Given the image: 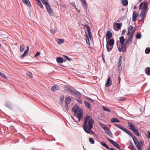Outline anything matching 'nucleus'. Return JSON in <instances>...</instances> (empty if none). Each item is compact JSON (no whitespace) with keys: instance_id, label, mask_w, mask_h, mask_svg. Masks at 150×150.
<instances>
[{"instance_id":"1","label":"nucleus","mask_w":150,"mask_h":150,"mask_svg":"<svg viewBox=\"0 0 150 150\" xmlns=\"http://www.w3.org/2000/svg\"><path fill=\"white\" fill-rule=\"evenodd\" d=\"M114 125L117 127L131 136L132 137L135 144L138 150H142V147L144 145V142L142 141H141L139 142L138 141L136 137L135 136L133 135L132 133L128 130L127 129L117 124H114Z\"/></svg>"},{"instance_id":"2","label":"nucleus","mask_w":150,"mask_h":150,"mask_svg":"<svg viewBox=\"0 0 150 150\" xmlns=\"http://www.w3.org/2000/svg\"><path fill=\"white\" fill-rule=\"evenodd\" d=\"M84 125L83 126V128L84 131L87 133H90V129L93 128V125L94 120L91 116L87 115L84 119Z\"/></svg>"},{"instance_id":"3","label":"nucleus","mask_w":150,"mask_h":150,"mask_svg":"<svg viewBox=\"0 0 150 150\" xmlns=\"http://www.w3.org/2000/svg\"><path fill=\"white\" fill-rule=\"evenodd\" d=\"M119 39L121 45V47H120V45H118V42L117 41V44L118 51L120 52H121L122 51L125 52L126 50V46L127 45V44L124 43L125 41L124 37L123 36H121Z\"/></svg>"},{"instance_id":"4","label":"nucleus","mask_w":150,"mask_h":150,"mask_svg":"<svg viewBox=\"0 0 150 150\" xmlns=\"http://www.w3.org/2000/svg\"><path fill=\"white\" fill-rule=\"evenodd\" d=\"M72 111L74 112L76 117L79 119V121L81 118L83 117V112L78 106H74L72 109Z\"/></svg>"},{"instance_id":"5","label":"nucleus","mask_w":150,"mask_h":150,"mask_svg":"<svg viewBox=\"0 0 150 150\" xmlns=\"http://www.w3.org/2000/svg\"><path fill=\"white\" fill-rule=\"evenodd\" d=\"M87 30L88 32V35H86V42L87 44H90L89 38L91 40L92 38V35L91 34L90 28L88 25L86 27Z\"/></svg>"},{"instance_id":"6","label":"nucleus","mask_w":150,"mask_h":150,"mask_svg":"<svg viewBox=\"0 0 150 150\" xmlns=\"http://www.w3.org/2000/svg\"><path fill=\"white\" fill-rule=\"evenodd\" d=\"M128 124L129 125L130 129H131L136 135L138 136H139V131L137 128H135V125L130 122H128Z\"/></svg>"},{"instance_id":"7","label":"nucleus","mask_w":150,"mask_h":150,"mask_svg":"<svg viewBox=\"0 0 150 150\" xmlns=\"http://www.w3.org/2000/svg\"><path fill=\"white\" fill-rule=\"evenodd\" d=\"M147 5V3H146L144 2H142L139 5V9L140 10H142V11H146Z\"/></svg>"},{"instance_id":"8","label":"nucleus","mask_w":150,"mask_h":150,"mask_svg":"<svg viewBox=\"0 0 150 150\" xmlns=\"http://www.w3.org/2000/svg\"><path fill=\"white\" fill-rule=\"evenodd\" d=\"M107 139L110 142L111 144H112L115 147H116L119 150H120V146L117 142L109 138H107Z\"/></svg>"},{"instance_id":"9","label":"nucleus","mask_w":150,"mask_h":150,"mask_svg":"<svg viewBox=\"0 0 150 150\" xmlns=\"http://www.w3.org/2000/svg\"><path fill=\"white\" fill-rule=\"evenodd\" d=\"M47 11L49 15L53 16V12L49 4L45 5Z\"/></svg>"},{"instance_id":"10","label":"nucleus","mask_w":150,"mask_h":150,"mask_svg":"<svg viewBox=\"0 0 150 150\" xmlns=\"http://www.w3.org/2000/svg\"><path fill=\"white\" fill-rule=\"evenodd\" d=\"M146 11H142L140 13L141 18H142L141 21L144 22V18L146 17Z\"/></svg>"},{"instance_id":"11","label":"nucleus","mask_w":150,"mask_h":150,"mask_svg":"<svg viewBox=\"0 0 150 150\" xmlns=\"http://www.w3.org/2000/svg\"><path fill=\"white\" fill-rule=\"evenodd\" d=\"M139 14L137 13V11H134L133 13L132 21H134L137 20V17H138Z\"/></svg>"},{"instance_id":"12","label":"nucleus","mask_w":150,"mask_h":150,"mask_svg":"<svg viewBox=\"0 0 150 150\" xmlns=\"http://www.w3.org/2000/svg\"><path fill=\"white\" fill-rule=\"evenodd\" d=\"M112 36V34L110 30H108L107 31L106 33L105 37L106 40L107 41L108 39H109Z\"/></svg>"},{"instance_id":"13","label":"nucleus","mask_w":150,"mask_h":150,"mask_svg":"<svg viewBox=\"0 0 150 150\" xmlns=\"http://www.w3.org/2000/svg\"><path fill=\"white\" fill-rule=\"evenodd\" d=\"M71 92L72 93V94L75 96H79L80 95V93L75 89H73Z\"/></svg>"},{"instance_id":"14","label":"nucleus","mask_w":150,"mask_h":150,"mask_svg":"<svg viewBox=\"0 0 150 150\" xmlns=\"http://www.w3.org/2000/svg\"><path fill=\"white\" fill-rule=\"evenodd\" d=\"M80 1L84 9L86 10L87 9V3L86 0H80Z\"/></svg>"},{"instance_id":"15","label":"nucleus","mask_w":150,"mask_h":150,"mask_svg":"<svg viewBox=\"0 0 150 150\" xmlns=\"http://www.w3.org/2000/svg\"><path fill=\"white\" fill-rule=\"evenodd\" d=\"M112 85V81L110 80V76L108 78L105 84L106 87H108Z\"/></svg>"},{"instance_id":"16","label":"nucleus","mask_w":150,"mask_h":150,"mask_svg":"<svg viewBox=\"0 0 150 150\" xmlns=\"http://www.w3.org/2000/svg\"><path fill=\"white\" fill-rule=\"evenodd\" d=\"M113 46H114L112 45H109L108 44V41H107L106 48L108 52H110L112 50L113 47Z\"/></svg>"},{"instance_id":"17","label":"nucleus","mask_w":150,"mask_h":150,"mask_svg":"<svg viewBox=\"0 0 150 150\" xmlns=\"http://www.w3.org/2000/svg\"><path fill=\"white\" fill-rule=\"evenodd\" d=\"M56 61L58 63H63L64 62H65L66 61V60H64L62 58L59 57L57 58Z\"/></svg>"},{"instance_id":"18","label":"nucleus","mask_w":150,"mask_h":150,"mask_svg":"<svg viewBox=\"0 0 150 150\" xmlns=\"http://www.w3.org/2000/svg\"><path fill=\"white\" fill-rule=\"evenodd\" d=\"M71 101V99L69 97H68L66 98L65 100V103L66 104L65 107H66L67 106H68V104H69L70 103V101Z\"/></svg>"},{"instance_id":"19","label":"nucleus","mask_w":150,"mask_h":150,"mask_svg":"<svg viewBox=\"0 0 150 150\" xmlns=\"http://www.w3.org/2000/svg\"><path fill=\"white\" fill-rule=\"evenodd\" d=\"M22 2L29 7H30L31 6V4L28 0H22Z\"/></svg>"},{"instance_id":"20","label":"nucleus","mask_w":150,"mask_h":150,"mask_svg":"<svg viewBox=\"0 0 150 150\" xmlns=\"http://www.w3.org/2000/svg\"><path fill=\"white\" fill-rule=\"evenodd\" d=\"M84 103L85 106L88 108L89 109H90L91 108V106L90 103L86 101H84Z\"/></svg>"},{"instance_id":"21","label":"nucleus","mask_w":150,"mask_h":150,"mask_svg":"<svg viewBox=\"0 0 150 150\" xmlns=\"http://www.w3.org/2000/svg\"><path fill=\"white\" fill-rule=\"evenodd\" d=\"M71 87H69L67 86L64 87V89L68 92H71L72 89H71Z\"/></svg>"},{"instance_id":"22","label":"nucleus","mask_w":150,"mask_h":150,"mask_svg":"<svg viewBox=\"0 0 150 150\" xmlns=\"http://www.w3.org/2000/svg\"><path fill=\"white\" fill-rule=\"evenodd\" d=\"M100 144L103 146L105 147L108 149H110L109 147L107 145L105 142L103 141L100 143Z\"/></svg>"},{"instance_id":"23","label":"nucleus","mask_w":150,"mask_h":150,"mask_svg":"<svg viewBox=\"0 0 150 150\" xmlns=\"http://www.w3.org/2000/svg\"><path fill=\"white\" fill-rule=\"evenodd\" d=\"M98 123L99 125L103 130H104L107 127V126L103 124L100 122H99Z\"/></svg>"},{"instance_id":"24","label":"nucleus","mask_w":150,"mask_h":150,"mask_svg":"<svg viewBox=\"0 0 150 150\" xmlns=\"http://www.w3.org/2000/svg\"><path fill=\"white\" fill-rule=\"evenodd\" d=\"M122 5L125 6H127L128 4V1L127 0H122Z\"/></svg>"},{"instance_id":"25","label":"nucleus","mask_w":150,"mask_h":150,"mask_svg":"<svg viewBox=\"0 0 150 150\" xmlns=\"http://www.w3.org/2000/svg\"><path fill=\"white\" fill-rule=\"evenodd\" d=\"M108 44H109L110 45H112L114 46V39L113 38L110 40L109 42H108Z\"/></svg>"},{"instance_id":"26","label":"nucleus","mask_w":150,"mask_h":150,"mask_svg":"<svg viewBox=\"0 0 150 150\" xmlns=\"http://www.w3.org/2000/svg\"><path fill=\"white\" fill-rule=\"evenodd\" d=\"M111 121L112 122H120V121L116 118H113L111 120Z\"/></svg>"},{"instance_id":"27","label":"nucleus","mask_w":150,"mask_h":150,"mask_svg":"<svg viewBox=\"0 0 150 150\" xmlns=\"http://www.w3.org/2000/svg\"><path fill=\"white\" fill-rule=\"evenodd\" d=\"M145 71L146 74L147 75H150V67H147L145 69Z\"/></svg>"},{"instance_id":"28","label":"nucleus","mask_w":150,"mask_h":150,"mask_svg":"<svg viewBox=\"0 0 150 150\" xmlns=\"http://www.w3.org/2000/svg\"><path fill=\"white\" fill-rule=\"evenodd\" d=\"M59 87L58 86H53L52 88H51V89H52V91H56L57 90H58L59 89Z\"/></svg>"},{"instance_id":"29","label":"nucleus","mask_w":150,"mask_h":150,"mask_svg":"<svg viewBox=\"0 0 150 150\" xmlns=\"http://www.w3.org/2000/svg\"><path fill=\"white\" fill-rule=\"evenodd\" d=\"M57 41V43L58 45L62 44L64 42V40L62 39H58Z\"/></svg>"},{"instance_id":"30","label":"nucleus","mask_w":150,"mask_h":150,"mask_svg":"<svg viewBox=\"0 0 150 150\" xmlns=\"http://www.w3.org/2000/svg\"><path fill=\"white\" fill-rule=\"evenodd\" d=\"M42 3L45 6L49 4L48 0H41Z\"/></svg>"},{"instance_id":"31","label":"nucleus","mask_w":150,"mask_h":150,"mask_svg":"<svg viewBox=\"0 0 150 150\" xmlns=\"http://www.w3.org/2000/svg\"><path fill=\"white\" fill-rule=\"evenodd\" d=\"M38 5L41 7V8H43V5L41 2L40 0L37 2Z\"/></svg>"},{"instance_id":"32","label":"nucleus","mask_w":150,"mask_h":150,"mask_svg":"<svg viewBox=\"0 0 150 150\" xmlns=\"http://www.w3.org/2000/svg\"><path fill=\"white\" fill-rule=\"evenodd\" d=\"M133 36L132 35H129L127 41H132V39L133 38Z\"/></svg>"},{"instance_id":"33","label":"nucleus","mask_w":150,"mask_h":150,"mask_svg":"<svg viewBox=\"0 0 150 150\" xmlns=\"http://www.w3.org/2000/svg\"><path fill=\"white\" fill-rule=\"evenodd\" d=\"M28 53L24 51V53L20 56L21 59H23Z\"/></svg>"},{"instance_id":"34","label":"nucleus","mask_w":150,"mask_h":150,"mask_svg":"<svg viewBox=\"0 0 150 150\" xmlns=\"http://www.w3.org/2000/svg\"><path fill=\"white\" fill-rule=\"evenodd\" d=\"M103 109L105 111H108L109 112H111V111L108 109L106 107L103 106Z\"/></svg>"},{"instance_id":"35","label":"nucleus","mask_w":150,"mask_h":150,"mask_svg":"<svg viewBox=\"0 0 150 150\" xmlns=\"http://www.w3.org/2000/svg\"><path fill=\"white\" fill-rule=\"evenodd\" d=\"M25 49V46L24 45H22L20 46V51L21 52H22Z\"/></svg>"},{"instance_id":"36","label":"nucleus","mask_w":150,"mask_h":150,"mask_svg":"<svg viewBox=\"0 0 150 150\" xmlns=\"http://www.w3.org/2000/svg\"><path fill=\"white\" fill-rule=\"evenodd\" d=\"M150 52V48L147 47L145 50V53L146 54H148Z\"/></svg>"},{"instance_id":"37","label":"nucleus","mask_w":150,"mask_h":150,"mask_svg":"<svg viewBox=\"0 0 150 150\" xmlns=\"http://www.w3.org/2000/svg\"><path fill=\"white\" fill-rule=\"evenodd\" d=\"M89 141L91 144H93L95 143V141L92 138H89Z\"/></svg>"},{"instance_id":"38","label":"nucleus","mask_w":150,"mask_h":150,"mask_svg":"<svg viewBox=\"0 0 150 150\" xmlns=\"http://www.w3.org/2000/svg\"><path fill=\"white\" fill-rule=\"evenodd\" d=\"M133 26L132 25H130L128 28V31L127 35H129L130 33V31L132 29Z\"/></svg>"},{"instance_id":"39","label":"nucleus","mask_w":150,"mask_h":150,"mask_svg":"<svg viewBox=\"0 0 150 150\" xmlns=\"http://www.w3.org/2000/svg\"><path fill=\"white\" fill-rule=\"evenodd\" d=\"M116 25L117 28L118 29H120L122 26L120 23H116Z\"/></svg>"},{"instance_id":"40","label":"nucleus","mask_w":150,"mask_h":150,"mask_svg":"<svg viewBox=\"0 0 150 150\" xmlns=\"http://www.w3.org/2000/svg\"><path fill=\"white\" fill-rule=\"evenodd\" d=\"M136 38L137 39H140L141 37V33H139L137 34L136 35Z\"/></svg>"},{"instance_id":"41","label":"nucleus","mask_w":150,"mask_h":150,"mask_svg":"<svg viewBox=\"0 0 150 150\" xmlns=\"http://www.w3.org/2000/svg\"><path fill=\"white\" fill-rule=\"evenodd\" d=\"M0 75L3 78L7 79V78L5 76V75L3 74L1 72H0Z\"/></svg>"},{"instance_id":"42","label":"nucleus","mask_w":150,"mask_h":150,"mask_svg":"<svg viewBox=\"0 0 150 150\" xmlns=\"http://www.w3.org/2000/svg\"><path fill=\"white\" fill-rule=\"evenodd\" d=\"M107 134L111 138H113V135L110 131H110L109 132H108V133H107Z\"/></svg>"},{"instance_id":"43","label":"nucleus","mask_w":150,"mask_h":150,"mask_svg":"<svg viewBox=\"0 0 150 150\" xmlns=\"http://www.w3.org/2000/svg\"><path fill=\"white\" fill-rule=\"evenodd\" d=\"M132 42V41H129L126 40V43L128 45H131Z\"/></svg>"},{"instance_id":"44","label":"nucleus","mask_w":150,"mask_h":150,"mask_svg":"<svg viewBox=\"0 0 150 150\" xmlns=\"http://www.w3.org/2000/svg\"><path fill=\"white\" fill-rule=\"evenodd\" d=\"M136 29L134 28L132 29V30L131 34L130 35H132V36H133L134 33Z\"/></svg>"},{"instance_id":"45","label":"nucleus","mask_w":150,"mask_h":150,"mask_svg":"<svg viewBox=\"0 0 150 150\" xmlns=\"http://www.w3.org/2000/svg\"><path fill=\"white\" fill-rule=\"evenodd\" d=\"M104 130L107 134L110 130L107 127Z\"/></svg>"},{"instance_id":"46","label":"nucleus","mask_w":150,"mask_h":150,"mask_svg":"<svg viewBox=\"0 0 150 150\" xmlns=\"http://www.w3.org/2000/svg\"><path fill=\"white\" fill-rule=\"evenodd\" d=\"M146 136L148 139H150V132H148L146 134Z\"/></svg>"},{"instance_id":"47","label":"nucleus","mask_w":150,"mask_h":150,"mask_svg":"<svg viewBox=\"0 0 150 150\" xmlns=\"http://www.w3.org/2000/svg\"><path fill=\"white\" fill-rule=\"evenodd\" d=\"M27 75L28 76L32 78L33 77L32 74L31 73H28L27 74Z\"/></svg>"},{"instance_id":"48","label":"nucleus","mask_w":150,"mask_h":150,"mask_svg":"<svg viewBox=\"0 0 150 150\" xmlns=\"http://www.w3.org/2000/svg\"><path fill=\"white\" fill-rule=\"evenodd\" d=\"M63 56L66 57L67 59V60L69 61L70 62L71 60H72L71 59L69 58V57H68L66 55H63Z\"/></svg>"},{"instance_id":"49","label":"nucleus","mask_w":150,"mask_h":150,"mask_svg":"<svg viewBox=\"0 0 150 150\" xmlns=\"http://www.w3.org/2000/svg\"><path fill=\"white\" fill-rule=\"evenodd\" d=\"M103 56H104V54H103V53L102 54V59L103 63H105V59L103 57Z\"/></svg>"},{"instance_id":"50","label":"nucleus","mask_w":150,"mask_h":150,"mask_svg":"<svg viewBox=\"0 0 150 150\" xmlns=\"http://www.w3.org/2000/svg\"><path fill=\"white\" fill-rule=\"evenodd\" d=\"M122 66L118 67V71L120 72L122 71Z\"/></svg>"},{"instance_id":"51","label":"nucleus","mask_w":150,"mask_h":150,"mask_svg":"<svg viewBox=\"0 0 150 150\" xmlns=\"http://www.w3.org/2000/svg\"><path fill=\"white\" fill-rule=\"evenodd\" d=\"M71 5L75 8L76 9H77V8L75 4L74 3L72 2L71 3Z\"/></svg>"},{"instance_id":"52","label":"nucleus","mask_w":150,"mask_h":150,"mask_svg":"<svg viewBox=\"0 0 150 150\" xmlns=\"http://www.w3.org/2000/svg\"><path fill=\"white\" fill-rule=\"evenodd\" d=\"M130 146L132 147V148L134 149H135V147L134 146L133 144L131 142H130Z\"/></svg>"},{"instance_id":"53","label":"nucleus","mask_w":150,"mask_h":150,"mask_svg":"<svg viewBox=\"0 0 150 150\" xmlns=\"http://www.w3.org/2000/svg\"><path fill=\"white\" fill-rule=\"evenodd\" d=\"M40 54V52H37L36 54L35 55L34 57H36L38 55H39Z\"/></svg>"},{"instance_id":"54","label":"nucleus","mask_w":150,"mask_h":150,"mask_svg":"<svg viewBox=\"0 0 150 150\" xmlns=\"http://www.w3.org/2000/svg\"><path fill=\"white\" fill-rule=\"evenodd\" d=\"M6 105L7 107L9 108H11V105L9 104H8L7 103H6Z\"/></svg>"},{"instance_id":"55","label":"nucleus","mask_w":150,"mask_h":150,"mask_svg":"<svg viewBox=\"0 0 150 150\" xmlns=\"http://www.w3.org/2000/svg\"><path fill=\"white\" fill-rule=\"evenodd\" d=\"M125 33H126V30H123L122 31V35H125Z\"/></svg>"},{"instance_id":"56","label":"nucleus","mask_w":150,"mask_h":150,"mask_svg":"<svg viewBox=\"0 0 150 150\" xmlns=\"http://www.w3.org/2000/svg\"><path fill=\"white\" fill-rule=\"evenodd\" d=\"M87 99L89 100L90 101H91L92 102H93L94 101V100L92 99L91 98H90L87 97Z\"/></svg>"},{"instance_id":"57","label":"nucleus","mask_w":150,"mask_h":150,"mask_svg":"<svg viewBox=\"0 0 150 150\" xmlns=\"http://www.w3.org/2000/svg\"><path fill=\"white\" fill-rule=\"evenodd\" d=\"M29 47L28 46L27 47V49L25 51L26 52H28V50H29Z\"/></svg>"},{"instance_id":"58","label":"nucleus","mask_w":150,"mask_h":150,"mask_svg":"<svg viewBox=\"0 0 150 150\" xmlns=\"http://www.w3.org/2000/svg\"><path fill=\"white\" fill-rule=\"evenodd\" d=\"M56 30H55V29H53V30H52V32L53 33H55L56 32Z\"/></svg>"},{"instance_id":"59","label":"nucleus","mask_w":150,"mask_h":150,"mask_svg":"<svg viewBox=\"0 0 150 150\" xmlns=\"http://www.w3.org/2000/svg\"><path fill=\"white\" fill-rule=\"evenodd\" d=\"M78 103L80 104H81L82 103V101L81 100H78Z\"/></svg>"},{"instance_id":"60","label":"nucleus","mask_w":150,"mask_h":150,"mask_svg":"<svg viewBox=\"0 0 150 150\" xmlns=\"http://www.w3.org/2000/svg\"><path fill=\"white\" fill-rule=\"evenodd\" d=\"M122 57V56H120V57H119V60H121Z\"/></svg>"},{"instance_id":"61","label":"nucleus","mask_w":150,"mask_h":150,"mask_svg":"<svg viewBox=\"0 0 150 150\" xmlns=\"http://www.w3.org/2000/svg\"><path fill=\"white\" fill-rule=\"evenodd\" d=\"M90 132H91L92 133V134H94V132L93 130H91V129H90Z\"/></svg>"},{"instance_id":"62","label":"nucleus","mask_w":150,"mask_h":150,"mask_svg":"<svg viewBox=\"0 0 150 150\" xmlns=\"http://www.w3.org/2000/svg\"><path fill=\"white\" fill-rule=\"evenodd\" d=\"M122 62L121 60H119V61L118 63L121 64Z\"/></svg>"},{"instance_id":"63","label":"nucleus","mask_w":150,"mask_h":150,"mask_svg":"<svg viewBox=\"0 0 150 150\" xmlns=\"http://www.w3.org/2000/svg\"><path fill=\"white\" fill-rule=\"evenodd\" d=\"M121 64L118 63V67H119L121 66Z\"/></svg>"},{"instance_id":"64","label":"nucleus","mask_w":150,"mask_h":150,"mask_svg":"<svg viewBox=\"0 0 150 150\" xmlns=\"http://www.w3.org/2000/svg\"><path fill=\"white\" fill-rule=\"evenodd\" d=\"M76 10H77V12L78 13H79L80 12V10H78L77 8V9H76Z\"/></svg>"}]
</instances>
